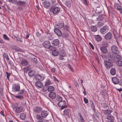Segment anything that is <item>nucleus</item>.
Listing matches in <instances>:
<instances>
[{
	"label": "nucleus",
	"instance_id": "nucleus-1",
	"mask_svg": "<svg viewBox=\"0 0 122 122\" xmlns=\"http://www.w3.org/2000/svg\"><path fill=\"white\" fill-rule=\"evenodd\" d=\"M44 46L46 48H48L51 50H53L54 47L51 45L50 42L48 41H44L43 43Z\"/></svg>",
	"mask_w": 122,
	"mask_h": 122
},
{
	"label": "nucleus",
	"instance_id": "nucleus-2",
	"mask_svg": "<svg viewBox=\"0 0 122 122\" xmlns=\"http://www.w3.org/2000/svg\"><path fill=\"white\" fill-rule=\"evenodd\" d=\"M58 105L59 107H61V110H62L67 107L66 105V102L65 101H59Z\"/></svg>",
	"mask_w": 122,
	"mask_h": 122
},
{
	"label": "nucleus",
	"instance_id": "nucleus-3",
	"mask_svg": "<svg viewBox=\"0 0 122 122\" xmlns=\"http://www.w3.org/2000/svg\"><path fill=\"white\" fill-rule=\"evenodd\" d=\"M104 64L105 66L107 69H109L113 66V64L111 62L107 60H105L104 61Z\"/></svg>",
	"mask_w": 122,
	"mask_h": 122
},
{
	"label": "nucleus",
	"instance_id": "nucleus-4",
	"mask_svg": "<svg viewBox=\"0 0 122 122\" xmlns=\"http://www.w3.org/2000/svg\"><path fill=\"white\" fill-rule=\"evenodd\" d=\"M109 29L108 26L107 25L102 27L100 29L101 33L103 34H105L108 31Z\"/></svg>",
	"mask_w": 122,
	"mask_h": 122
},
{
	"label": "nucleus",
	"instance_id": "nucleus-5",
	"mask_svg": "<svg viewBox=\"0 0 122 122\" xmlns=\"http://www.w3.org/2000/svg\"><path fill=\"white\" fill-rule=\"evenodd\" d=\"M111 49L112 52L114 54H117L119 53V52L118 48L115 46H112Z\"/></svg>",
	"mask_w": 122,
	"mask_h": 122
},
{
	"label": "nucleus",
	"instance_id": "nucleus-6",
	"mask_svg": "<svg viewBox=\"0 0 122 122\" xmlns=\"http://www.w3.org/2000/svg\"><path fill=\"white\" fill-rule=\"evenodd\" d=\"M42 110V108L41 107L38 106L34 108L33 111L35 112L39 113Z\"/></svg>",
	"mask_w": 122,
	"mask_h": 122
},
{
	"label": "nucleus",
	"instance_id": "nucleus-7",
	"mask_svg": "<svg viewBox=\"0 0 122 122\" xmlns=\"http://www.w3.org/2000/svg\"><path fill=\"white\" fill-rule=\"evenodd\" d=\"M112 37V33L110 32H109L105 35V38L106 40H109L111 39Z\"/></svg>",
	"mask_w": 122,
	"mask_h": 122
},
{
	"label": "nucleus",
	"instance_id": "nucleus-8",
	"mask_svg": "<svg viewBox=\"0 0 122 122\" xmlns=\"http://www.w3.org/2000/svg\"><path fill=\"white\" fill-rule=\"evenodd\" d=\"M54 31L55 33L58 36L61 37L62 35V33L61 31L58 29L55 28Z\"/></svg>",
	"mask_w": 122,
	"mask_h": 122
},
{
	"label": "nucleus",
	"instance_id": "nucleus-9",
	"mask_svg": "<svg viewBox=\"0 0 122 122\" xmlns=\"http://www.w3.org/2000/svg\"><path fill=\"white\" fill-rule=\"evenodd\" d=\"M23 108L22 107L20 106L17 107L15 109V114H17V113H20L23 110Z\"/></svg>",
	"mask_w": 122,
	"mask_h": 122
},
{
	"label": "nucleus",
	"instance_id": "nucleus-10",
	"mask_svg": "<svg viewBox=\"0 0 122 122\" xmlns=\"http://www.w3.org/2000/svg\"><path fill=\"white\" fill-rule=\"evenodd\" d=\"M49 96L50 98L54 99L56 98V95L55 92H51L49 94Z\"/></svg>",
	"mask_w": 122,
	"mask_h": 122
},
{
	"label": "nucleus",
	"instance_id": "nucleus-11",
	"mask_svg": "<svg viewBox=\"0 0 122 122\" xmlns=\"http://www.w3.org/2000/svg\"><path fill=\"white\" fill-rule=\"evenodd\" d=\"M51 9L53 13L55 14L58 13L60 10L59 8L56 7Z\"/></svg>",
	"mask_w": 122,
	"mask_h": 122
},
{
	"label": "nucleus",
	"instance_id": "nucleus-12",
	"mask_svg": "<svg viewBox=\"0 0 122 122\" xmlns=\"http://www.w3.org/2000/svg\"><path fill=\"white\" fill-rule=\"evenodd\" d=\"M21 64L22 66H26L28 64V62L27 60L24 59H22L21 61Z\"/></svg>",
	"mask_w": 122,
	"mask_h": 122
},
{
	"label": "nucleus",
	"instance_id": "nucleus-13",
	"mask_svg": "<svg viewBox=\"0 0 122 122\" xmlns=\"http://www.w3.org/2000/svg\"><path fill=\"white\" fill-rule=\"evenodd\" d=\"M36 79L38 80L42 81L44 79L43 76H41L39 75H36L35 76Z\"/></svg>",
	"mask_w": 122,
	"mask_h": 122
},
{
	"label": "nucleus",
	"instance_id": "nucleus-14",
	"mask_svg": "<svg viewBox=\"0 0 122 122\" xmlns=\"http://www.w3.org/2000/svg\"><path fill=\"white\" fill-rule=\"evenodd\" d=\"M35 85L37 87L40 88L42 87L43 86V85L42 83L39 81L36 82Z\"/></svg>",
	"mask_w": 122,
	"mask_h": 122
},
{
	"label": "nucleus",
	"instance_id": "nucleus-15",
	"mask_svg": "<svg viewBox=\"0 0 122 122\" xmlns=\"http://www.w3.org/2000/svg\"><path fill=\"white\" fill-rule=\"evenodd\" d=\"M112 80L113 82L115 84H118L119 83V79L116 77L112 78Z\"/></svg>",
	"mask_w": 122,
	"mask_h": 122
},
{
	"label": "nucleus",
	"instance_id": "nucleus-16",
	"mask_svg": "<svg viewBox=\"0 0 122 122\" xmlns=\"http://www.w3.org/2000/svg\"><path fill=\"white\" fill-rule=\"evenodd\" d=\"M64 26V24L62 23H61L58 24L55 26V28L57 29H61Z\"/></svg>",
	"mask_w": 122,
	"mask_h": 122
},
{
	"label": "nucleus",
	"instance_id": "nucleus-17",
	"mask_svg": "<svg viewBox=\"0 0 122 122\" xmlns=\"http://www.w3.org/2000/svg\"><path fill=\"white\" fill-rule=\"evenodd\" d=\"M26 2L25 1H22L21 0H19L16 2V5L19 6L25 5L26 4Z\"/></svg>",
	"mask_w": 122,
	"mask_h": 122
},
{
	"label": "nucleus",
	"instance_id": "nucleus-18",
	"mask_svg": "<svg viewBox=\"0 0 122 122\" xmlns=\"http://www.w3.org/2000/svg\"><path fill=\"white\" fill-rule=\"evenodd\" d=\"M41 115L43 117L45 118L48 115V113L47 111L43 110L41 112Z\"/></svg>",
	"mask_w": 122,
	"mask_h": 122
},
{
	"label": "nucleus",
	"instance_id": "nucleus-19",
	"mask_svg": "<svg viewBox=\"0 0 122 122\" xmlns=\"http://www.w3.org/2000/svg\"><path fill=\"white\" fill-rule=\"evenodd\" d=\"M106 117L107 119L110 121H114V117L111 114L107 115Z\"/></svg>",
	"mask_w": 122,
	"mask_h": 122
},
{
	"label": "nucleus",
	"instance_id": "nucleus-20",
	"mask_svg": "<svg viewBox=\"0 0 122 122\" xmlns=\"http://www.w3.org/2000/svg\"><path fill=\"white\" fill-rule=\"evenodd\" d=\"M43 5L46 8H47L51 6V4L48 1H46L44 2Z\"/></svg>",
	"mask_w": 122,
	"mask_h": 122
},
{
	"label": "nucleus",
	"instance_id": "nucleus-21",
	"mask_svg": "<svg viewBox=\"0 0 122 122\" xmlns=\"http://www.w3.org/2000/svg\"><path fill=\"white\" fill-rule=\"evenodd\" d=\"M100 50L101 52L104 54H106L107 51V49L106 47L102 46L100 48Z\"/></svg>",
	"mask_w": 122,
	"mask_h": 122
},
{
	"label": "nucleus",
	"instance_id": "nucleus-22",
	"mask_svg": "<svg viewBox=\"0 0 122 122\" xmlns=\"http://www.w3.org/2000/svg\"><path fill=\"white\" fill-rule=\"evenodd\" d=\"M59 41L58 39H56L52 41V44L54 46H57L59 45Z\"/></svg>",
	"mask_w": 122,
	"mask_h": 122
},
{
	"label": "nucleus",
	"instance_id": "nucleus-23",
	"mask_svg": "<svg viewBox=\"0 0 122 122\" xmlns=\"http://www.w3.org/2000/svg\"><path fill=\"white\" fill-rule=\"evenodd\" d=\"M66 56V54L64 52H63V53H61L59 55V59L60 60H63L64 59V57Z\"/></svg>",
	"mask_w": 122,
	"mask_h": 122
},
{
	"label": "nucleus",
	"instance_id": "nucleus-24",
	"mask_svg": "<svg viewBox=\"0 0 122 122\" xmlns=\"http://www.w3.org/2000/svg\"><path fill=\"white\" fill-rule=\"evenodd\" d=\"M116 71L114 68H112L110 71L111 74L112 75H115L116 73Z\"/></svg>",
	"mask_w": 122,
	"mask_h": 122
},
{
	"label": "nucleus",
	"instance_id": "nucleus-25",
	"mask_svg": "<svg viewBox=\"0 0 122 122\" xmlns=\"http://www.w3.org/2000/svg\"><path fill=\"white\" fill-rule=\"evenodd\" d=\"M94 37L95 40L98 41H100L102 39L101 37L99 35L95 36Z\"/></svg>",
	"mask_w": 122,
	"mask_h": 122
},
{
	"label": "nucleus",
	"instance_id": "nucleus-26",
	"mask_svg": "<svg viewBox=\"0 0 122 122\" xmlns=\"http://www.w3.org/2000/svg\"><path fill=\"white\" fill-rule=\"evenodd\" d=\"M13 89L14 91L16 92H18L19 91L20 89V86L19 85H17L15 86L13 88Z\"/></svg>",
	"mask_w": 122,
	"mask_h": 122
},
{
	"label": "nucleus",
	"instance_id": "nucleus-27",
	"mask_svg": "<svg viewBox=\"0 0 122 122\" xmlns=\"http://www.w3.org/2000/svg\"><path fill=\"white\" fill-rule=\"evenodd\" d=\"M35 73L34 71L31 70L29 72L28 75L30 77H32L34 76Z\"/></svg>",
	"mask_w": 122,
	"mask_h": 122
},
{
	"label": "nucleus",
	"instance_id": "nucleus-28",
	"mask_svg": "<svg viewBox=\"0 0 122 122\" xmlns=\"http://www.w3.org/2000/svg\"><path fill=\"white\" fill-rule=\"evenodd\" d=\"M26 117V114L25 113H22L20 114V118L22 120H24Z\"/></svg>",
	"mask_w": 122,
	"mask_h": 122
},
{
	"label": "nucleus",
	"instance_id": "nucleus-29",
	"mask_svg": "<svg viewBox=\"0 0 122 122\" xmlns=\"http://www.w3.org/2000/svg\"><path fill=\"white\" fill-rule=\"evenodd\" d=\"M70 112V110L68 109H66L64 111V114L66 116H68L69 113Z\"/></svg>",
	"mask_w": 122,
	"mask_h": 122
},
{
	"label": "nucleus",
	"instance_id": "nucleus-30",
	"mask_svg": "<svg viewBox=\"0 0 122 122\" xmlns=\"http://www.w3.org/2000/svg\"><path fill=\"white\" fill-rule=\"evenodd\" d=\"M91 30L93 32H95L97 30V28L94 25H92L91 26Z\"/></svg>",
	"mask_w": 122,
	"mask_h": 122
},
{
	"label": "nucleus",
	"instance_id": "nucleus-31",
	"mask_svg": "<svg viewBox=\"0 0 122 122\" xmlns=\"http://www.w3.org/2000/svg\"><path fill=\"white\" fill-rule=\"evenodd\" d=\"M52 55L54 56H56L59 54V52L56 50H53L52 52Z\"/></svg>",
	"mask_w": 122,
	"mask_h": 122
},
{
	"label": "nucleus",
	"instance_id": "nucleus-32",
	"mask_svg": "<svg viewBox=\"0 0 122 122\" xmlns=\"http://www.w3.org/2000/svg\"><path fill=\"white\" fill-rule=\"evenodd\" d=\"M116 63L118 66H122V61L121 60H117Z\"/></svg>",
	"mask_w": 122,
	"mask_h": 122
},
{
	"label": "nucleus",
	"instance_id": "nucleus-33",
	"mask_svg": "<svg viewBox=\"0 0 122 122\" xmlns=\"http://www.w3.org/2000/svg\"><path fill=\"white\" fill-rule=\"evenodd\" d=\"M112 110H105L104 112V113L105 115L110 114L112 112Z\"/></svg>",
	"mask_w": 122,
	"mask_h": 122
},
{
	"label": "nucleus",
	"instance_id": "nucleus-34",
	"mask_svg": "<svg viewBox=\"0 0 122 122\" xmlns=\"http://www.w3.org/2000/svg\"><path fill=\"white\" fill-rule=\"evenodd\" d=\"M57 0H52V7H54L57 4Z\"/></svg>",
	"mask_w": 122,
	"mask_h": 122
},
{
	"label": "nucleus",
	"instance_id": "nucleus-35",
	"mask_svg": "<svg viewBox=\"0 0 122 122\" xmlns=\"http://www.w3.org/2000/svg\"><path fill=\"white\" fill-rule=\"evenodd\" d=\"M114 57L115 59L117 60H121L122 59V56L118 55H116Z\"/></svg>",
	"mask_w": 122,
	"mask_h": 122
},
{
	"label": "nucleus",
	"instance_id": "nucleus-36",
	"mask_svg": "<svg viewBox=\"0 0 122 122\" xmlns=\"http://www.w3.org/2000/svg\"><path fill=\"white\" fill-rule=\"evenodd\" d=\"M113 33L115 37H117L118 36H119L116 30L115 29H114L113 31Z\"/></svg>",
	"mask_w": 122,
	"mask_h": 122
},
{
	"label": "nucleus",
	"instance_id": "nucleus-37",
	"mask_svg": "<svg viewBox=\"0 0 122 122\" xmlns=\"http://www.w3.org/2000/svg\"><path fill=\"white\" fill-rule=\"evenodd\" d=\"M36 118L38 120H41L42 119L43 117L39 114H37L36 116Z\"/></svg>",
	"mask_w": 122,
	"mask_h": 122
},
{
	"label": "nucleus",
	"instance_id": "nucleus-38",
	"mask_svg": "<svg viewBox=\"0 0 122 122\" xmlns=\"http://www.w3.org/2000/svg\"><path fill=\"white\" fill-rule=\"evenodd\" d=\"M114 7L116 10H119L121 9V7L118 5H114Z\"/></svg>",
	"mask_w": 122,
	"mask_h": 122
},
{
	"label": "nucleus",
	"instance_id": "nucleus-39",
	"mask_svg": "<svg viewBox=\"0 0 122 122\" xmlns=\"http://www.w3.org/2000/svg\"><path fill=\"white\" fill-rule=\"evenodd\" d=\"M48 86L45 85L42 89L43 91L45 92L48 90Z\"/></svg>",
	"mask_w": 122,
	"mask_h": 122
},
{
	"label": "nucleus",
	"instance_id": "nucleus-40",
	"mask_svg": "<svg viewBox=\"0 0 122 122\" xmlns=\"http://www.w3.org/2000/svg\"><path fill=\"white\" fill-rule=\"evenodd\" d=\"M25 90L24 89L21 90H19V92H18V94L21 95L23 94L24 93Z\"/></svg>",
	"mask_w": 122,
	"mask_h": 122
},
{
	"label": "nucleus",
	"instance_id": "nucleus-41",
	"mask_svg": "<svg viewBox=\"0 0 122 122\" xmlns=\"http://www.w3.org/2000/svg\"><path fill=\"white\" fill-rule=\"evenodd\" d=\"M14 97L16 98L19 99H22L24 98L21 95H19L17 96H15Z\"/></svg>",
	"mask_w": 122,
	"mask_h": 122
},
{
	"label": "nucleus",
	"instance_id": "nucleus-42",
	"mask_svg": "<svg viewBox=\"0 0 122 122\" xmlns=\"http://www.w3.org/2000/svg\"><path fill=\"white\" fill-rule=\"evenodd\" d=\"M103 24L104 23L103 22L99 21L97 23V25L98 27H100L103 25Z\"/></svg>",
	"mask_w": 122,
	"mask_h": 122
},
{
	"label": "nucleus",
	"instance_id": "nucleus-43",
	"mask_svg": "<svg viewBox=\"0 0 122 122\" xmlns=\"http://www.w3.org/2000/svg\"><path fill=\"white\" fill-rule=\"evenodd\" d=\"M65 4L66 6L68 7H71V2L69 1H66L65 2Z\"/></svg>",
	"mask_w": 122,
	"mask_h": 122
},
{
	"label": "nucleus",
	"instance_id": "nucleus-44",
	"mask_svg": "<svg viewBox=\"0 0 122 122\" xmlns=\"http://www.w3.org/2000/svg\"><path fill=\"white\" fill-rule=\"evenodd\" d=\"M54 90V88L52 86H50L48 87V91L50 92L51 91H53Z\"/></svg>",
	"mask_w": 122,
	"mask_h": 122
},
{
	"label": "nucleus",
	"instance_id": "nucleus-45",
	"mask_svg": "<svg viewBox=\"0 0 122 122\" xmlns=\"http://www.w3.org/2000/svg\"><path fill=\"white\" fill-rule=\"evenodd\" d=\"M3 56L4 58H5L6 60H8L9 58L7 55L5 53H4L3 55Z\"/></svg>",
	"mask_w": 122,
	"mask_h": 122
},
{
	"label": "nucleus",
	"instance_id": "nucleus-46",
	"mask_svg": "<svg viewBox=\"0 0 122 122\" xmlns=\"http://www.w3.org/2000/svg\"><path fill=\"white\" fill-rule=\"evenodd\" d=\"M47 38L48 40H51L53 39V38L52 37V35L50 34H47Z\"/></svg>",
	"mask_w": 122,
	"mask_h": 122
},
{
	"label": "nucleus",
	"instance_id": "nucleus-47",
	"mask_svg": "<svg viewBox=\"0 0 122 122\" xmlns=\"http://www.w3.org/2000/svg\"><path fill=\"white\" fill-rule=\"evenodd\" d=\"M3 36L4 39L8 41L10 40L9 39L6 35L5 34H4L3 35Z\"/></svg>",
	"mask_w": 122,
	"mask_h": 122
},
{
	"label": "nucleus",
	"instance_id": "nucleus-48",
	"mask_svg": "<svg viewBox=\"0 0 122 122\" xmlns=\"http://www.w3.org/2000/svg\"><path fill=\"white\" fill-rule=\"evenodd\" d=\"M51 83L50 81L48 80L46 81L45 85L48 86V85L51 84Z\"/></svg>",
	"mask_w": 122,
	"mask_h": 122
},
{
	"label": "nucleus",
	"instance_id": "nucleus-49",
	"mask_svg": "<svg viewBox=\"0 0 122 122\" xmlns=\"http://www.w3.org/2000/svg\"><path fill=\"white\" fill-rule=\"evenodd\" d=\"M63 29L65 31H66L68 30V27L67 25L64 26Z\"/></svg>",
	"mask_w": 122,
	"mask_h": 122
},
{
	"label": "nucleus",
	"instance_id": "nucleus-50",
	"mask_svg": "<svg viewBox=\"0 0 122 122\" xmlns=\"http://www.w3.org/2000/svg\"><path fill=\"white\" fill-rule=\"evenodd\" d=\"M17 41H19L20 42H22V38L21 36H18L17 38Z\"/></svg>",
	"mask_w": 122,
	"mask_h": 122
},
{
	"label": "nucleus",
	"instance_id": "nucleus-51",
	"mask_svg": "<svg viewBox=\"0 0 122 122\" xmlns=\"http://www.w3.org/2000/svg\"><path fill=\"white\" fill-rule=\"evenodd\" d=\"M104 19L102 15H100L99 16L98 19L100 20H103Z\"/></svg>",
	"mask_w": 122,
	"mask_h": 122
},
{
	"label": "nucleus",
	"instance_id": "nucleus-52",
	"mask_svg": "<svg viewBox=\"0 0 122 122\" xmlns=\"http://www.w3.org/2000/svg\"><path fill=\"white\" fill-rule=\"evenodd\" d=\"M8 1L10 3L14 4L16 2L17 0H8Z\"/></svg>",
	"mask_w": 122,
	"mask_h": 122
},
{
	"label": "nucleus",
	"instance_id": "nucleus-53",
	"mask_svg": "<svg viewBox=\"0 0 122 122\" xmlns=\"http://www.w3.org/2000/svg\"><path fill=\"white\" fill-rule=\"evenodd\" d=\"M30 69V68L28 67H25L24 68V70L25 72H27Z\"/></svg>",
	"mask_w": 122,
	"mask_h": 122
},
{
	"label": "nucleus",
	"instance_id": "nucleus-54",
	"mask_svg": "<svg viewBox=\"0 0 122 122\" xmlns=\"http://www.w3.org/2000/svg\"><path fill=\"white\" fill-rule=\"evenodd\" d=\"M7 75V79L8 80H9V77L10 76V75L11 74V73H9L7 72H6Z\"/></svg>",
	"mask_w": 122,
	"mask_h": 122
},
{
	"label": "nucleus",
	"instance_id": "nucleus-55",
	"mask_svg": "<svg viewBox=\"0 0 122 122\" xmlns=\"http://www.w3.org/2000/svg\"><path fill=\"white\" fill-rule=\"evenodd\" d=\"M85 121L83 117L80 118V120L79 122H85Z\"/></svg>",
	"mask_w": 122,
	"mask_h": 122
},
{
	"label": "nucleus",
	"instance_id": "nucleus-56",
	"mask_svg": "<svg viewBox=\"0 0 122 122\" xmlns=\"http://www.w3.org/2000/svg\"><path fill=\"white\" fill-rule=\"evenodd\" d=\"M62 98L60 96H58L57 98V100L58 101H62Z\"/></svg>",
	"mask_w": 122,
	"mask_h": 122
},
{
	"label": "nucleus",
	"instance_id": "nucleus-57",
	"mask_svg": "<svg viewBox=\"0 0 122 122\" xmlns=\"http://www.w3.org/2000/svg\"><path fill=\"white\" fill-rule=\"evenodd\" d=\"M67 66H68V67L69 68V69H70L72 71H73V70L72 69V67L71 66L70 64H68L67 65Z\"/></svg>",
	"mask_w": 122,
	"mask_h": 122
},
{
	"label": "nucleus",
	"instance_id": "nucleus-58",
	"mask_svg": "<svg viewBox=\"0 0 122 122\" xmlns=\"http://www.w3.org/2000/svg\"><path fill=\"white\" fill-rule=\"evenodd\" d=\"M32 61L33 62L35 63H36L37 62L36 59L35 58H34L33 59H32Z\"/></svg>",
	"mask_w": 122,
	"mask_h": 122
},
{
	"label": "nucleus",
	"instance_id": "nucleus-59",
	"mask_svg": "<svg viewBox=\"0 0 122 122\" xmlns=\"http://www.w3.org/2000/svg\"><path fill=\"white\" fill-rule=\"evenodd\" d=\"M84 101L86 103H87L88 102V100L86 98L84 97Z\"/></svg>",
	"mask_w": 122,
	"mask_h": 122
},
{
	"label": "nucleus",
	"instance_id": "nucleus-60",
	"mask_svg": "<svg viewBox=\"0 0 122 122\" xmlns=\"http://www.w3.org/2000/svg\"><path fill=\"white\" fill-rule=\"evenodd\" d=\"M74 84H75V86L77 87H78L79 86V85L78 84V83L76 81H75V82L74 83Z\"/></svg>",
	"mask_w": 122,
	"mask_h": 122
},
{
	"label": "nucleus",
	"instance_id": "nucleus-61",
	"mask_svg": "<svg viewBox=\"0 0 122 122\" xmlns=\"http://www.w3.org/2000/svg\"><path fill=\"white\" fill-rule=\"evenodd\" d=\"M109 10L112 13H113L114 10L112 7H110L109 8Z\"/></svg>",
	"mask_w": 122,
	"mask_h": 122
},
{
	"label": "nucleus",
	"instance_id": "nucleus-62",
	"mask_svg": "<svg viewBox=\"0 0 122 122\" xmlns=\"http://www.w3.org/2000/svg\"><path fill=\"white\" fill-rule=\"evenodd\" d=\"M89 45L90 46H91L92 49V50H94V47L93 46V45L90 42L89 43Z\"/></svg>",
	"mask_w": 122,
	"mask_h": 122
},
{
	"label": "nucleus",
	"instance_id": "nucleus-63",
	"mask_svg": "<svg viewBox=\"0 0 122 122\" xmlns=\"http://www.w3.org/2000/svg\"><path fill=\"white\" fill-rule=\"evenodd\" d=\"M118 84L121 86H122V80H121L119 81V83Z\"/></svg>",
	"mask_w": 122,
	"mask_h": 122
},
{
	"label": "nucleus",
	"instance_id": "nucleus-64",
	"mask_svg": "<svg viewBox=\"0 0 122 122\" xmlns=\"http://www.w3.org/2000/svg\"><path fill=\"white\" fill-rule=\"evenodd\" d=\"M83 2L85 5H87V0H83Z\"/></svg>",
	"mask_w": 122,
	"mask_h": 122
}]
</instances>
